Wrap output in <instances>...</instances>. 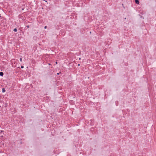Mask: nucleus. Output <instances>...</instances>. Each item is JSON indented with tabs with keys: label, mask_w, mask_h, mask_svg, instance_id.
Here are the masks:
<instances>
[{
	"label": "nucleus",
	"mask_w": 156,
	"mask_h": 156,
	"mask_svg": "<svg viewBox=\"0 0 156 156\" xmlns=\"http://www.w3.org/2000/svg\"><path fill=\"white\" fill-rule=\"evenodd\" d=\"M135 0L136 3V4H138L139 3V1L138 0Z\"/></svg>",
	"instance_id": "f257e3e1"
},
{
	"label": "nucleus",
	"mask_w": 156,
	"mask_h": 156,
	"mask_svg": "<svg viewBox=\"0 0 156 156\" xmlns=\"http://www.w3.org/2000/svg\"><path fill=\"white\" fill-rule=\"evenodd\" d=\"M4 75V73L3 72H0V76H3Z\"/></svg>",
	"instance_id": "f03ea898"
},
{
	"label": "nucleus",
	"mask_w": 156,
	"mask_h": 156,
	"mask_svg": "<svg viewBox=\"0 0 156 156\" xmlns=\"http://www.w3.org/2000/svg\"><path fill=\"white\" fill-rule=\"evenodd\" d=\"M5 90L4 88H3L2 89V92L4 93L5 92Z\"/></svg>",
	"instance_id": "7ed1b4c3"
},
{
	"label": "nucleus",
	"mask_w": 156,
	"mask_h": 156,
	"mask_svg": "<svg viewBox=\"0 0 156 156\" xmlns=\"http://www.w3.org/2000/svg\"><path fill=\"white\" fill-rule=\"evenodd\" d=\"M13 31H14V32H16V31H17V29H16V28H15V29H14V30H13Z\"/></svg>",
	"instance_id": "20e7f679"
},
{
	"label": "nucleus",
	"mask_w": 156,
	"mask_h": 156,
	"mask_svg": "<svg viewBox=\"0 0 156 156\" xmlns=\"http://www.w3.org/2000/svg\"><path fill=\"white\" fill-rule=\"evenodd\" d=\"M20 62H22V58H20Z\"/></svg>",
	"instance_id": "39448f33"
},
{
	"label": "nucleus",
	"mask_w": 156,
	"mask_h": 156,
	"mask_svg": "<svg viewBox=\"0 0 156 156\" xmlns=\"http://www.w3.org/2000/svg\"><path fill=\"white\" fill-rule=\"evenodd\" d=\"M26 27L27 28H29V25H27V26H26Z\"/></svg>",
	"instance_id": "423d86ee"
},
{
	"label": "nucleus",
	"mask_w": 156,
	"mask_h": 156,
	"mask_svg": "<svg viewBox=\"0 0 156 156\" xmlns=\"http://www.w3.org/2000/svg\"><path fill=\"white\" fill-rule=\"evenodd\" d=\"M24 68V66H21V68Z\"/></svg>",
	"instance_id": "0eeeda50"
},
{
	"label": "nucleus",
	"mask_w": 156,
	"mask_h": 156,
	"mask_svg": "<svg viewBox=\"0 0 156 156\" xmlns=\"http://www.w3.org/2000/svg\"><path fill=\"white\" fill-rule=\"evenodd\" d=\"M4 131H3V130H1V133H2V132H4Z\"/></svg>",
	"instance_id": "6e6552de"
},
{
	"label": "nucleus",
	"mask_w": 156,
	"mask_h": 156,
	"mask_svg": "<svg viewBox=\"0 0 156 156\" xmlns=\"http://www.w3.org/2000/svg\"><path fill=\"white\" fill-rule=\"evenodd\" d=\"M47 28V26H45V27H44V28L45 29H46Z\"/></svg>",
	"instance_id": "1a4fd4ad"
},
{
	"label": "nucleus",
	"mask_w": 156,
	"mask_h": 156,
	"mask_svg": "<svg viewBox=\"0 0 156 156\" xmlns=\"http://www.w3.org/2000/svg\"><path fill=\"white\" fill-rule=\"evenodd\" d=\"M59 73H57V75H59Z\"/></svg>",
	"instance_id": "9d476101"
},
{
	"label": "nucleus",
	"mask_w": 156,
	"mask_h": 156,
	"mask_svg": "<svg viewBox=\"0 0 156 156\" xmlns=\"http://www.w3.org/2000/svg\"><path fill=\"white\" fill-rule=\"evenodd\" d=\"M56 64H57V62H56Z\"/></svg>",
	"instance_id": "9b49d317"
},
{
	"label": "nucleus",
	"mask_w": 156,
	"mask_h": 156,
	"mask_svg": "<svg viewBox=\"0 0 156 156\" xmlns=\"http://www.w3.org/2000/svg\"><path fill=\"white\" fill-rule=\"evenodd\" d=\"M1 136L2 137H3V136Z\"/></svg>",
	"instance_id": "f8f14e48"
},
{
	"label": "nucleus",
	"mask_w": 156,
	"mask_h": 156,
	"mask_svg": "<svg viewBox=\"0 0 156 156\" xmlns=\"http://www.w3.org/2000/svg\"><path fill=\"white\" fill-rule=\"evenodd\" d=\"M80 64H78V66H80Z\"/></svg>",
	"instance_id": "ddd939ff"
},
{
	"label": "nucleus",
	"mask_w": 156,
	"mask_h": 156,
	"mask_svg": "<svg viewBox=\"0 0 156 156\" xmlns=\"http://www.w3.org/2000/svg\"><path fill=\"white\" fill-rule=\"evenodd\" d=\"M44 1H45L46 2V1H45V0H44Z\"/></svg>",
	"instance_id": "4468645a"
}]
</instances>
